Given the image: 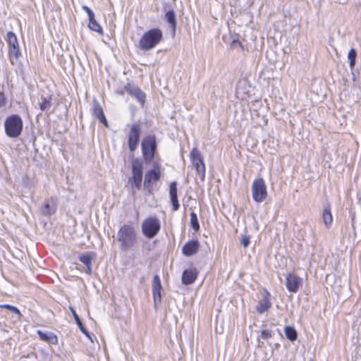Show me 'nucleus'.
Listing matches in <instances>:
<instances>
[{"mask_svg":"<svg viewBox=\"0 0 361 361\" xmlns=\"http://www.w3.org/2000/svg\"><path fill=\"white\" fill-rule=\"evenodd\" d=\"M240 244L244 247H247L250 244V238L246 235L243 236L240 240Z\"/></svg>","mask_w":361,"mask_h":361,"instance_id":"72a5a7b5","label":"nucleus"},{"mask_svg":"<svg viewBox=\"0 0 361 361\" xmlns=\"http://www.w3.org/2000/svg\"><path fill=\"white\" fill-rule=\"evenodd\" d=\"M142 177L132 176L129 179V183H131L132 186H134L136 189L140 190L142 188Z\"/></svg>","mask_w":361,"mask_h":361,"instance_id":"a878e982","label":"nucleus"},{"mask_svg":"<svg viewBox=\"0 0 361 361\" xmlns=\"http://www.w3.org/2000/svg\"><path fill=\"white\" fill-rule=\"evenodd\" d=\"M157 145L155 137L148 136L142 142V155L146 161H151L154 157Z\"/></svg>","mask_w":361,"mask_h":361,"instance_id":"0eeeda50","label":"nucleus"},{"mask_svg":"<svg viewBox=\"0 0 361 361\" xmlns=\"http://www.w3.org/2000/svg\"><path fill=\"white\" fill-rule=\"evenodd\" d=\"M161 172L158 166L146 172L144 180V187L149 192L152 191V183L159 180Z\"/></svg>","mask_w":361,"mask_h":361,"instance_id":"9d476101","label":"nucleus"},{"mask_svg":"<svg viewBox=\"0 0 361 361\" xmlns=\"http://www.w3.org/2000/svg\"><path fill=\"white\" fill-rule=\"evenodd\" d=\"M357 57V52L355 49H351L348 54V58L349 59V65L351 68H353L355 64Z\"/></svg>","mask_w":361,"mask_h":361,"instance_id":"cd10ccee","label":"nucleus"},{"mask_svg":"<svg viewBox=\"0 0 361 361\" xmlns=\"http://www.w3.org/2000/svg\"><path fill=\"white\" fill-rule=\"evenodd\" d=\"M51 106V103L47 98H43L42 101L39 103V108L42 111H45Z\"/></svg>","mask_w":361,"mask_h":361,"instance_id":"7c9ffc66","label":"nucleus"},{"mask_svg":"<svg viewBox=\"0 0 361 361\" xmlns=\"http://www.w3.org/2000/svg\"><path fill=\"white\" fill-rule=\"evenodd\" d=\"M82 8L87 13V14L88 16V18H89L88 27H89V28L94 32H98L100 35H103V30H102L101 25L96 21V20L94 18V13L92 11V9H90L87 6H82Z\"/></svg>","mask_w":361,"mask_h":361,"instance_id":"ddd939ff","label":"nucleus"},{"mask_svg":"<svg viewBox=\"0 0 361 361\" xmlns=\"http://www.w3.org/2000/svg\"><path fill=\"white\" fill-rule=\"evenodd\" d=\"M79 259L85 266L92 264V258L89 255H82L79 257Z\"/></svg>","mask_w":361,"mask_h":361,"instance_id":"c756f323","label":"nucleus"},{"mask_svg":"<svg viewBox=\"0 0 361 361\" xmlns=\"http://www.w3.org/2000/svg\"><path fill=\"white\" fill-rule=\"evenodd\" d=\"M200 249V243L197 240H192L182 247V252L186 257L196 254Z\"/></svg>","mask_w":361,"mask_h":361,"instance_id":"dca6fc26","label":"nucleus"},{"mask_svg":"<svg viewBox=\"0 0 361 361\" xmlns=\"http://www.w3.org/2000/svg\"><path fill=\"white\" fill-rule=\"evenodd\" d=\"M4 126L7 136L18 137L23 130V121L18 115H11L6 118Z\"/></svg>","mask_w":361,"mask_h":361,"instance_id":"7ed1b4c3","label":"nucleus"},{"mask_svg":"<svg viewBox=\"0 0 361 361\" xmlns=\"http://www.w3.org/2000/svg\"><path fill=\"white\" fill-rule=\"evenodd\" d=\"M141 227L143 235L146 238L152 239L159 232L161 223L157 217L150 216L143 221Z\"/></svg>","mask_w":361,"mask_h":361,"instance_id":"20e7f679","label":"nucleus"},{"mask_svg":"<svg viewBox=\"0 0 361 361\" xmlns=\"http://www.w3.org/2000/svg\"><path fill=\"white\" fill-rule=\"evenodd\" d=\"M42 212L44 214H51L54 212V209L51 207L49 202H46L42 207Z\"/></svg>","mask_w":361,"mask_h":361,"instance_id":"473e14b6","label":"nucleus"},{"mask_svg":"<svg viewBox=\"0 0 361 361\" xmlns=\"http://www.w3.org/2000/svg\"><path fill=\"white\" fill-rule=\"evenodd\" d=\"M6 103V101L4 94L0 92V107L4 106Z\"/></svg>","mask_w":361,"mask_h":361,"instance_id":"c9c22d12","label":"nucleus"},{"mask_svg":"<svg viewBox=\"0 0 361 361\" xmlns=\"http://www.w3.org/2000/svg\"><path fill=\"white\" fill-rule=\"evenodd\" d=\"M197 276L196 269L191 267L184 270L182 275V282L185 285H190L195 282Z\"/></svg>","mask_w":361,"mask_h":361,"instance_id":"f3484780","label":"nucleus"},{"mask_svg":"<svg viewBox=\"0 0 361 361\" xmlns=\"http://www.w3.org/2000/svg\"><path fill=\"white\" fill-rule=\"evenodd\" d=\"M165 19L170 25V27L172 29L173 32H175L177 23L174 11L172 9L168 11L165 13Z\"/></svg>","mask_w":361,"mask_h":361,"instance_id":"5701e85b","label":"nucleus"},{"mask_svg":"<svg viewBox=\"0 0 361 361\" xmlns=\"http://www.w3.org/2000/svg\"><path fill=\"white\" fill-rule=\"evenodd\" d=\"M140 126L138 123L132 125L128 134V144L130 152L137 148L140 134Z\"/></svg>","mask_w":361,"mask_h":361,"instance_id":"1a4fd4ad","label":"nucleus"},{"mask_svg":"<svg viewBox=\"0 0 361 361\" xmlns=\"http://www.w3.org/2000/svg\"><path fill=\"white\" fill-rule=\"evenodd\" d=\"M143 174V164L138 159H134L132 161V175L142 176Z\"/></svg>","mask_w":361,"mask_h":361,"instance_id":"412c9836","label":"nucleus"},{"mask_svg":"<svg viewBox=\"0 0 361 361\" xmlns=\"http://www.w3.org/2000/svg\"><path fill=\"white\" fill-rule=\"evenodd\" d=\"M284 331L286 338L290 341H294L297 339L298 334L293 327L287 326L285 327Z\"/></svg>","mask_w":361,"mask_h":361,"instance_id":"393cba45","label":"nucleus"},{"mask_svg":"<svg viewBox=\"0 0 361 361\" xmlns=\"http://www.w3.org/2000/svg\"><path fill=\"white\" fill-rule=\"evenodd\" d=\"M161 280L158 275H155L153 278L152 283V293L154 303L155 306H157L161 303Z\"/></svg>","mask_w":361,"mask_h":361,"instance_id":"f8f14e48","label":"nucleus"},{"mask_svg":"<svg viewBox=\"0 0 361 361\" xmlns=\"http://www.w3.org/2000/svg\"><path fill=\"white\" fill-rule=\"evenodd\" d=\"M274 335L273 334V331L271 330H269V329H264L261 331V335H260V337L262 338V339H268L271 337H272Z\"/></svg>","mask_w":361,"mask_h":361,"instance_id":"2f4dec72","label":"nucleus"},{"mask_svg":"<svg viewBox=\"0 0 361 361\" xmlns=\"http://www.w3.org/2000/svg\"><path fill=\"white\" fill-rule=\"evenodd\" d=\"M302 286V279L298 276L289 274L286 278V286L292 293H296Z\"/></svg>","mask_w":361,"mask_h":361,"instance_id":"9b49d317","label":"nucleus"},{"mask_svg":"<svg viewBox=\"0 0 361 361\" xmlns=\"http://www.w3.org/2000/svg\"><path fill=\"white\" fill-rule=\"evenodd\" d=\"M190 225L195 231H198L200 230V224L197 216L194 212L190 213Z\"/></svg>","mask_w":361,"mask_h":361,"instance_id":"bb28decb","label":"nucleus"},{"mask_svg":"<svg viewBox=\"0 0 361 361\" xmlns=\"http://www.w3.org/2000/svg\"><path fill=\"white\" fill-rule=\"evenodd\" d=\"M190 157L197 176L201 181H203L205 176V166L200 151L196 148H193L190 152Z\"/></svg>","mask_w":361,"mask_h":361,"instance_id":"6e6552de","label":"nucleus"},{"mask_svg":"<svg viewBox=\"0 0 361 361\" xmlns=\"http://www.w3.org/2000/svg\"><path fill=\"white\" fill-rule=\"evenodd\" d=\"M162 32L159 28L149 30L144 33L139 41V47L142 50L153 49L162 39Z\"/></svg>","mask_w":361,"mask_h":361,"instance_id":"f03ea898","label":"nucleus"},{"mask_svg":"<svg viewBox=\"0 0 361 361\" xmlns=\"http://www.w3.org/2000/svg\"><path fill=\"white\" fill-rule=\"evenodd\" d=\"M6 42L8 44V55L12 64H13V59H18L21 56V53L19 47L18 41L16 34L9 31L6 34Z\"/></svg>","mask_w":361,"mask_h":361,"instance_id":"39448f33","label":"nucleus"},{"mask_svg":"<svg viewBox=\"0 0 361 361\" xmlns=\"http://www.w3.org/2000/svg\"><path fill=\"white\" fill-rule=\"evenodd\" d=\"M92 114L101 123H102L106 127H108V122L103 109L97 100H94L93 102Z\"/></svg>","mask_w":361,"mask_h":361,"instance_id":"6ab92c4d","label":"nucleus"},{"mask_svg":"<svg viewBox=\"0 0 361 361\" xmlns=\"http://www.w3.org/2000/svg\"><path fill=\"white\" fill-rule=\"evenodd\" d=\"M169 195L171 202L172 204L173 210L177 211L179 209V202L177 195V183L176 181H173L169 185Z\"/></svg>","mask_w":361,"mask_h":361,"instance_id":"a211bd4d","label":"nucleus"},{"mask_svg":"<svg viewBox=\"0 0 361 361\" xmlns=\"http://www.w3.org/2000/svg\"><path fill=\"white\" fill-rule=\"evenodd\" d=\"M86 272L89 274H91V265L86 266Z\"/></svg>","mask_w":361,"mask_h":361,"instance_id":"e433bc0d","label":"nucleus"},{"mask_svg":"<svg viewBox=\"0 0 361 361\" xmlns=\"http://www.w3.org/2000/svg\"><path fill=\"white\" fill-rule=\"evenodd\" d=\"M117 240L120 243V248L127 251L137 243V233L133 226L128 224L122 226L118 231Z\"/></svg>","mask_w":361,"mask_h":361,"instance_id":"f257e3e1","label":"nucleus"},{"mask_svg":"<svg viewBox=\"0 0 361 361\" xmlns=\"http://www.w3.org/2000/svg\"><path fill=\"white\" fill-rule=\"evenodd\" d=\"M1 308H4L10 310L11 312L20 315V310L15 306L8 305V304H4V305H0Z\"/></svg>","mask_w":361,"mask_h":361,"instance_id":"c85d7f7f","label":"nucleus"},{"mask_svg":"<svg viewBox=\"0 0 361 361\" xmlns=\"http://www.w3.org/2000/svg\"><path fill=\"white\" fill-rule=\"evenodd\" d=\"M322 220L326 227L329 228L332 223L333 217L331 213L330 207H324L322 214Z\"/></svg>","mask_w":361,"mask_h":361,"instance_id":"b1692460","label":"nucleus"},{"mask_svg":"<svg viewBox=\"0 0 361 361\" xmlns=\"http://www.w3.org/2000/svg\"><path fill=\"white\" fill-rule=\"evenodd\" d=\"M70 310L73 314V317H74V319L78 326L81 332H82L92 342H93L92 338L90 334V333L86 330V329L84 327L80 319L79 318L78 315L77 314L75 310L73 307H70Z\"/></svg>","mask_w":361,"mask_h":361,"instance_id":"4be33fe9","label":"nucleus"},{"mask_svg":"<svg viewBox=\"0 0 361 361\" xmlns=\"http://www.w3.org/2000/svg\"><path fill=\"white\" fill-rule=\"evenodd\" d=\"M124 89L130 95L134 97L139 103L142 105L144 104L145 101V94L139 87L128 83L125 86Z\"/></svg>","mask_w":361,"mask_h":361,"instance_id":"4468645a","label":"nucleus"},{"mask_svg":"<svg viewBox=\"0 0 361 361\" xmlns=\"http://www.w3.org/2000/svg\"><path fill=\"white\" fill-rule=\"evenodd\" d=\"M271 307V295L268 290H265L262 298L259 301L258 305L256 307L257 312L259 314H263L269 310Z\"/></svg>","mask_w":361,"mask_h":361,"instance_id":"2eb2a0df","label":"nucleus"},{"mask_svg":"<svg viewBox=\"0 0 361 361\" xmlns=\"http://www.w3.org/2000/svg\"><path fill=\"white\" fill-rule=\"evenodd\" d=\"M37 333L41 340L53 345L58 343V338L54 333L42 332L40 330H37Z\"/></svg>","mask_w":361,"mask_h":361,"instance_id":"aec40b11","label":"nucleus"},{"mask_svg":"<svg viewBox=\"0 0 361 361\" xmlns=\"http://www.w3.org/2000/svg\"><path fill=\"white\" fill-rule=\"evenodd\" d=\"M252 195L256 202H262L267 196V186L262 178L255 179L252 184Z\"/></svg>","mask_w":361,"mask_h":361,"instance_id":"423d86ee","label":"nucleus"},{"mask_svg":"<svg viewBox=\"0 0 361 361\" xmlns=\"http://www.w3.org/2000/svg\"><path fill=\"white\" fill-rule=\"evenodd\" d=\"M231 47L232 49H236L238 47H239L241 49H243L240 42L239 40H237V39H234V40L232 41V42L231 44Z\"/></svg>","mask_w":361,"mask_h":361,"instance_id":"f704fd0d","label":"nucleus"}]
</instances>
